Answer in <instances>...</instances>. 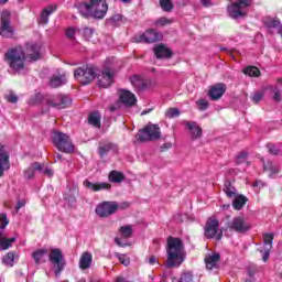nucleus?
Segmentation results:
<instances>
[{
	"label": "nucleus",
	"instance_id": "7",
	"mask_svg": "<svg viewBox=\"0 0 282 282\" xmlns=\"http://www.w3.org/2000/svg\"><path fill=\"white\" fill-rule=\"evenodd\" d=\"M227 228L230 232H248L250 230V223L246 221V218L238 216L227 223Z\"/></svg>",
	"mask_w": 282,
	"mask_h": 282
},
{
	"label": "nucleus",
	"instance_id": "54",
	"mask_svg": "<svg viewBox=\"0 0 282 282\" xmlns=\"http://www.w3.org/2000/svg\"><path fill=\"white\" fill-rule=\"evenodd\" d=\"M66 36L67 39H74V36H76V29L70 28L66 31Z\"/></svg>",
	"mask_w": 282,
	"mask_h": 282
},
{
	"label": "nucleus",
	"instance_id": "14",
	"mask_svg": "<svg viewBox=\"0 0 282 282\" xmlns=\"http://www.w3.org/2000/svg\"><path fill=\"white\" fill-rule=\"evenodd\" d=\"M97 78L99 87H102L104 89L113 85V72L109 68L101 70Z\"/></svg>",
	"mask_w": 282,
	"mask_h": 282
},
{
	"label": "nucleus",
	"instance_id": "23",
	"mask_svg": "<svg viewBox=\"0 0 282 282\" xmlns=\"http://www.w3.org/2000/svg\"><path fill=\"white\" fill-rule=\"evenodd\" d=\"M94 261V256L90 252H83L79 258V268L80 270H89Z\"/></svg>",
	"mask_w": 282,
	"mask_h": 282
},
{
	"label": "nucleus",
	"instance_id": "31",
	"mask_svg": "<svg viewBox=\"0 0 282 282\" xmlns=\"http://www.w3.org/2000/svg\"><path fill=\"white\" fill-rule=\"evenodd\" d=\"M117 147L113 143H105L104 145H99L98 153L100 158H105L109 151H116Z\"/></svg>",
	"mask_w": 282,
	"mask_h": 282
},
{
	"label": "nucleus",
	"instance_id": "25",
	"mask_svg": "<svg viewBox=\"0 0 282 282\" xmlns=\"http://www.w3.org/2000/svg\"><path fill=\"white\" fill-rule=\"evenodd\" d=\"M221 256L219 253H214L205 259L207 270H215L218 268Z\"/></svg>",
	"mask_w": 282,
	"mask_h": 282
},
{
	"label": "nucleus",
	"instance_id": "35",
	"mask_svg": "<svg viewBox=\"0 0 282 282\" xmlns=\"http://www.w3.org/2000/svg\"><path fill=\"white\" fill-rule=\"evenodd\" d=\"M130 83L133 85V87H135V89H144V80L139 75L132 76L130 78Z\"/></svg>",
	"mask_w": 282,
	"mask_h": 282
},
{
	"label": "nucleus",
	"instance_id": "62",
	"mask_svg": "<svg viewBox=\"0 0 282 282\" xmlns=\"http://www.w3.org/2000/svg\"><path fill=\"white\" fill-rule=\"evenodd\" d=\"M55 160H56L57 162H62V161H63V154L56 153V154H55Z\"/></svg>",
	"mask_w": 282,
	"mask_h": 282
},
{
	"label": "nucleus",
	"instance_id": "38",
	"mask_svg": "<svg viewBox=\"0 0 282 282\" xmlns=\"http://www.w3.org/2000/svg\"><path fill=\"white\" fill-rule=\"evenodd\" d=\"M2 263L8 265V268H12L14 265V252H9L2 258Z\"/></svg>",
	"mask_w": 282,
	"mask_h": 282
},
{
	"label": "nucleus",
	"instance_id": "22",
	"mask_svg": "<svg viewBox=\"0 0 282 282\" xmlns=\"http://www.w3.org/2000/svg\"><path fill=\"white\" fill-rule=\"evenodd\" d=\"M153 52L156 58H171V56L173 55V51H171V48H169L164 44L156 45Z\"/></svg>",
	"mask_w": 282,
	"mask_h": 282
},
{
	"label": "nucleus",
	"instance_id": "11",
	"mask_svg": "<svg viewBox=\"0 0 282 282\" xmlns=\"http://www.w3.org/2000/svg\"><path fill=\"white\" fill-rule=\"evenodd\" d=\"M46 105L54 109H67L72 105V99L65 95H55L46 99Z\"/></svg>",
	"mask_w": 282,
	"mask_h": 282
},
{
	"label": "nucleus",
	"instance_id": "9",
	"mask_svg": "<svg viewBox=\"0 0 282 282\" xmlns=\"http://www.w3.org/2000/svg\"><path fill=\"white\" fill-rule=\"evenodd\" d=\"M74 76L82 85H89L96 78V72L91 67H79L75 70Z\"/></svg>",
	"mask_w": 282,
	"mask_h": 282
},
{
	"label": "nucleus",
	"instance_id": "29",
	"mask_svg": "<svg viewBox=\"0 0 282 282\" xmlns=\"http://www.w3.org/2000/svg\"><path fill=\"white\" fill-rule=\"evenodd\" d=\"M108 180L112 184H120V182H124V174L119 171H111L108 175Z\"/></svg>",
	"mask_w": 282,
	"mask_h": 282
},
{
	"label": "nucleus",
	"instance_id": "10",
	"mask_svg": "<svg viewBox=\"0 0 282 282\" xmlns=\"http://www.w3.org/2000/svg\"><path fill=\"white\" fill-rule=\"evenodd\" d=\"M133 41L134 43H158V41H162V33L149 29L144 33L135 35Z\"/></svg>",
	"mask_w": 282,
	"mask_h": 282
},
{
	"label": "nucleus",
	"instance_id": "41",
	"mask_svg": "<svg viewBox=\"0 0 282 282\" xmlns=\"http://www.w3.org/2000/svg\"><path fill=\"white\" fill-rule=\"evenodd\" d=\"M160 6L164 12H171L174 8L172 0H160Z\"/></svg>",
	"mask_w": 282,
	"mask_h": 282
},
{
	"label": "nucleus",
	"instance_id": "55",
	"mask_svg": "<svg viewBox=\"0 0 282 282\" xmlns=\"http://www.w3.org/2000/svg\"><path fill=\"white\" fill-rule=\"evenodd\" d=\"M273 100H274L275 102H281V90H279V89H275V90H274Z\"/></svg>",
	"mask_w": 282,
	"mask_h": 282
},
{
	"label": "nucleus",
	"instance_id": "12",
	"mask_svg": "<svg viewBox=\"0 0 282 282\" xmlns=\"http://www.w3.org/2000/svg\"><path fill=\"white\" fill-rule=\"evenodd\" d=\"M48 259L53 265H56L55 276H59L65 268V260L61 249H52Z\"/></svg>",
	"mask_w": 282,
	"mask_h": 282
},
{
	"label": "nucleus",
	"instance_id": "39",
	"mask_svg": "<svg viewBox=\"0 0 282 282\" xmlns=\"http://www.w3.org/2000/svg\"><path fill=\"white\" fill-rule=\"evenodd\" d=\"M265 96V91L263 90H257L253 93L251 100L254 102V105H259L263 100V97Z\"/></svg>",
	"mask_w": 282,
	"mask_h": 282
},
{
	"label": "nucleus",
	"instance_id": "34",
	"mask_svg": "<svg viewBox=\"0 0 282 282\" xmlns=\"http://www.w3.org/2000/svg\"><path fill=\"white\" fill-rule=\"evenodd\" d=\"M173 18L161 17L154 21L153 25L155 28H165V25L173 24Z\"/></svg>",
	"mask_w": 282,
	"mask_h": 282
},
{
	"label": "nucleus",
	"instance_id": "17",
	"mask_svg": "<svg viewBox=\"0 0 282 282\" xmlns=\"http://www.w3.org/2000/svg\"><path fill=\"white\" fill-rule=\"evenodd\" d=\"M10 169V155L6 150V145L0 144V177H2L4 171Z\"/></svg>",
	"mask_w": 282,
	"mask_h": 282
},
{
	"label": "nucleus",
	"instance_id": "60",
	"mask_svg": "<svg viewBox=\"0 0 282 282\" xmlns=\"http://www.w3.org/2000/svg\"><path fill=\"white\" fill-rule=\"evenodd\" d=\"M112 21H113L115 23H118V21H122V15H120V14L113 15V17H112Z\"/></svg>",
	"mask_w": 282,
	"mask_h": 282
},
{
	"label": "nucleus",
	"instance_id": "13",
	"mask_svg": "<svg viewBox=\"0 0 282 282\" xmlns=\"http://www.w3.org/2000/svg\"><path fill=\"white\" fill-rule=\"evenodd\" d=\"M118 210V203L116 202H105L97 206L96 214L99 217H109V215H113Z\"/></svg>",
	"mask_w": 282,
	"mask_h": 282
},
{
	"label": "nucleus",
	"instance_id": "56",
	"mask_svg": "<svg viewBox=\"0 0 282 282\" xmlns=\"http://www.w3.org/2000/svg\"><path fill=\"white\" fill-rule=\"evenodd\" d=\"M43 173L44 175H47V177H52L54 175V171H52V169H46Z\"/></svg>",
	"mask_w": 282,
	"mask_h": 282
},
{
	"label": "nucleus",
	"instance_id": "49",
	"mask_svg": "<svg viewBox=\"0 0 282 282\" xmlns=\"http://www.w3.org/2000/svg\"><path fill=\"white\" fill-rule=\"evenodd\" d=\"M9 224L8 216H6V214H0V228L4 229Z\"/></svg>",
	"mask_w": 282,
	"mask_h": 282
},
{
	"label": "nucleus",
	"instance_id": "42",
	"mask_svg": "<svg viewBox=\"0 0 282 282\" xmlns=\"http://www.w3.org/2000/svg\"><path fill=\"white\" fill-rule=\"evenodd\" d=\"M264 25H268V28H279V25H281V21H279V19L269 18L264 20Z\"/></svg>",
	"mask_w": 282,
	"mask_h": 282
},
{
	"label": "nucleus",
	"instance_id": "46",
	"mask_svg": "<svg viewBox=\"0 0 282 282\" xmlns=\"http://www.w3.org/2000/svg\"><path fill=\"white\" fill-rule=\"evenodd\" d=\"M196 105L200 111H206V109H208V100L206 99H199L196 101Z\"/></svg>",
	"mask_w": 282,
	"mask_h": 282
},
{
	"label": "nucleus",
	"instance_id": "30",
	"mask_svg": "<svg viewBox=\"0 0 282 282\" xmlns=\"http://www.w3.org/2000/svg\"><path fill=\"white\" fill-rule=\"evenodd\" d=\"M17 241L15 237L7 238L3 234H0V250H8Z\"/></svg>",
	"mask_w": 282,
	"mask_h": 282
},
{
	"label": "nucleus",
	"instance_id": "26",
	"mask_svg": "<svg viewBox=\"0 0 282 282\" xmlns=\"http://www.w3.org/2000/svg\"><path fill=\"white\" fill-rule=\"evenodd\" d=\"M33 259L37 265L40 263H45L47 260V249H40L33 252Z\"/></svg>",
	"mask_w": 282,
	"mask_h": 282
},
{
	"label": "nucleus",
	"instance_id": "32",
	"mask_svg": "<svg viewBox=\"0 0 282 282\" xmlns=\"http://www.w3.org/2000/svg\"><path fill=\"white\" fill-rule=\"evenodd\" d=\"M224 193L227 195V197H230V199H235L236 196L239 195L237 194V188H235L230 182L225 183Z\"/></svg>",
	"mask_w": 282,
	"mask_h": 282
},
{
	"label": "nucleus",
	"instance_id": "57",
	"mask_svg": "<svg viewBox=\"0 0 282 282\" xmlns=\"http://www.w3.org/2000/svg\"><path fill=\"white\" fill-rule=\"evenodd\" d=\"M126 208H129V203H121L118 205V209L120 210H126Z\"/></svg>",
	"mask_w": 282,
	"mask_h": 282
},
{
	"label": "nucleus",
	"instance_id": "48",
	"mask_svg": "<svg viewBox=\"0 0 282 282\" xmlns=\"http://www.w3.org/2000/svg\"><path fill=\"white\" fill-rule=\"evenodd\" d=\"M246 160H248V153L247 152H240L237 155L236 162H237V164H243V162H246Z\"/></svg>",
	"mask_w": 282,
	"mask_h": 282
},
{
	"label": "nucleus",
	"instance_id": "24",
	"mask_svg": "<svg viewBox=\"0 0 282 282\" xmlns=\"http://www.w3.org/2000/svg\"><path fill=\"white\" fill-rule=\"evenodd\" d=\"M35 171H40L41 173L43 171V165L39 162L32 163L31 166L24 171V177L26 180H34Z\"/></svg>",
	"mask_w": 282,
	"mask_h": 282
},
{
	"label": "nucleus",
	"instance_id": "59",
	"mask_svg": "<svg viewBox=\"0 0 282 282\" xmlns=\"http://www.w3.org/2000/svg\"><path fill=\"white\" fill-rule=\"evenodd\" d=\"M149 263L150 265H155V263H158V258H155L154 256L150 257Z\"/></svg>",
	"mask_w": 282,
	"mask_h": 282
},
{
	"label": "nucleus",
	"instance_id": "58",
	"mask_svg": "<svg viewBox=\"0 0 282 282\" xmlns=\"http://www.w3.org/2000/svg\"><path fill=\"white\" fill-rule=\"evenodd\" d=\"M200 1H202V4L204 6V8H210V6H213L210 0H200Z\"/></svg>",
	"mask_w": 282,
	"mask_h": 282
},
{
	"label": "nucleus",
	"instance_id": "52",
	"mask_svg": "<svg viewBox=\"0 0 282 282\" xmlns=\"http://www.w3.org/2000/svg\"><path fill=\"white\" fill-rule=\"evenodd\" d=\"M94 34V29L85 28L84 29V36L89 41L91 35Z\"/></svg>",
	"mask_w": 282,
	"mask_h": 282
},
{
	"label": "nucleus",
	"instance_id": "8",
	"mask_svg": "<svg viewBox=\"0 0 282 282\" xmlns=\"http://www.w3.org/2000/svg\"><path fill=\"white\" fill-rule=\"evenodd\" d=\"M0 35L3 39H12L14 36V28L10 23V11H2L1 13Z\"/></svg>",
	"mask_w": 282,
	"mask_h": 282
},
{
	"label": "nucleus",
	"instance_id": "50",
	"mask_svg": "<svg viewBox=\"0 0 282 282\" xmlns=\"http://www.w3.org/2000/svg\"><path fill=\"white\" fill-rule=\"evenodd\" d=\"M178 282H193V274L191 272L183 273Z\"/></svg>",
	"mask_w": 282,
	"mask_h": 282
},
{
	"label": "nucleus",
	"instance_id": "36",
	"mask_svg": "<svg viewBox=\"0 0 282 282\" xmlns=\"http://www.w3.org/2000/svg\"><path fill=\"white\" fill-rule=\"evenodd\" d=\"M243 74H246L247 76L257 78V77L261 76V70H259L256 66H247L243 69Z\"/></svg>",
	"mask_w": 282,
	"mask_h": 282
},
{
	"label": "nucleus",
	"instance_id": "19",
	"mask_svg": "<svg viewBox=\"0 0 282 282\" xmlns=\"http://www.w3.org/2000/svg\"><path fill=\"white\" fill-rule=\"evenodd\" d=\"M185 127L186 129H188L192 140H199V138H202L203 130H202V127L197 124V122L187 121L185 123Z\"/></svg>",
	"mask_w": 282,
	"mask_h": 282
},
{
	"label": "nucleus",
	"instance_id": "44",
	"mask_svg": "<svg viewBox=\"0 0 282 282\" xmlns=\"http://www.w3.org/2000/svg\"><path fill=\"white\" fill-rule=\"evenodd\" d=\"M267 149L271 155H279L281 153V149L272 143H268Z\"/></svg>",
	"mask_w": 282,
	"mask_h": 282
},
{
	"label": "nucleus",
	"instance_id": "2",
	"mask_svg": "<svg viewBox=\"0 0 282 282\" xmlns=\"http://www.w3.org/2000/svg\"><path fill=\"white\" fill-rule=\"evenodd\" d=\"M166 268H180L184 263V242L180 238L170 236L166 247Z\"/></svg>",
	"mask_w": 282,
	"mask_h": 282
},
{
	"label": "nucleus",
	"instance_id": "4",
	"mask_svg": "<svg viewBox=\"0 0 282 282\" xmlns=\"http://www.w3.org/2000/svg\"><path fill=\"white\" fill-rule=\"evenodd\" d=\"M51 140L61 153H74L76 151V147L67 133L54 130L51 134Z\"/></svg>",
	"mask_w": 282,
	"mask_h": 282
},
{
	"label": "nucleus",
	"instance_id": "61",
	"mask_svg": "<svg viewBox=\"0 0 282 282\" xmlns=\"http://www.w3.org/2000/svg\"><path fill=\"white\" fill-rule=\"evenodd\" d=\"M23 206H25V202L19 200L18 205H17V210H21V208H23Z\"/></svg>",
	"mask_w": 282,
	"mask_h": 282
},
{
	"label": "nucleus",
	"instance_id": "64",
	"mask_svg": "<svg viewBox=\"0 0 282 282\" xmlns=\"http://www.w3.org/2000/svg\"><path fill=\"white\" fill-rule=\"evenodd\" d=\"M269 258H270V251H265V252L263 253V261H264V262L268 261Z\"/></svg>",
	"mask_w": 282,
	"mask_h": 282
},
{
	"label": "nucleus",
	"instance_id": "51",
	"mask_svg": "<svg viewBox=\"0 0 282 282\" xmlns=\"http://www.w3.org/2000/svg\"><path fill=\"white\" fill-rule=\"evenodd\" d=\"M8 102H18L19 97H17V95H14V93L10 91L9 95L6 96Z\"/></svg>",
	"mask_w": 282,
	"mask_h": 282
},
{
	"label": "nucleus",
	"instance_id": "20",
	"mask_svg": "<svg viewBox=\"0 0 282 282\" xmlns=\"http://www.w3.org/2000/svg\"><path fill=\"white\" fill-rule=\"evenodd\" d=\"M84 186L94 193H98V191H109V188H111V184L109 183H91L88 180L84 181Z\"/></svg>",
	"mask_w": 282,
	"mask_h": 282
},
{
	"label": "nucleus",
	"instance_id": "1",
	"mask_svg": "<svg viewBox=\"0 0 282 282\" xmlns=\"http://www.w3.org/2000/svg\"><path fill=\"white\" fill-rule=\"evenodd\" d=\"M4 58L13 74H23V72H28L25 58H30L31 61H39L41 58V46L37 44H28L26 52L21 46L11 48L4 54Z\"/></svg>",
	"mask_w": 282,
	"mask_h": 282
},
{
	"label": "nucleus",
	"instance_id": "18",
	"mask_svg": "<svg viewBox=\"0 0 282 282\" xmlns=\"http://www.w3.org/2000/svg\"><path fill=\"white\" fill-rule=\"evenodd\" d=\"M226 94V85L216 84L209 88L208 96L212 100H219Z\"/></svg>",
	"mask_w": 282,
	"mask_h": 282
},
{
	"label": "nucleus",
	"instance_id": "63",
	"mask_svg": "<svg viewBox=\"0 0 282 282\" xmlns=\"http://www.w3.org/2000/svg\"><path fill=\"white\" fill-rule=\"evenodd\" d=\"M161 282H173V278L171 276H164Z\"/></svg>",
	"mask_w": 282,
	"mask_h": 282
},
{
	"label": "nucleus",
	"instance_id": "28",
	"mask_svg": "<svg viewBox=\"0 0 282 282\" xmlns=\"http://www.w3.org/2000/svg\"><path fill=\"white\" fill-rule=\"evenodd\" d=\"M65 83H67V77H65V75H54L51 78L50 86L56 89V87H62Z\"/></svg>",
	"mask_w": 282,
	"mask_h": 282
},
{
	"label": "nucleus",
	"instance_id": "16",
	"mask_svg": "<svg viewBox=\"0 0 282 282\" xmlns=\"http://www.w3.org/2000/svg\"><path fill=\"white\" fill-rule=\"evenodd\" d=\"M227 12L231 19H243L248 14L245 7L235 2L227 8Z\"/></svg>",
	"mask_w": 282,
	"mask_h": 282
},
{
	"label": "nucleus",
	"instance_id": "47",
	"mask_svg": "<svg viewBox=\"0 0 282 282\" xmlns=\"http://www.w3.org/2000/svg\"><path fill=\"white\" fill-rule=\"evenodd\" d=\"M272 241H274V236L272 234H264L263 235L264 246H272Z\"/></svg>",
	"mask_w": 282,
	"mask_h": 282
},
{
	"label": "nucleus",
	"instance_id": "21",
	"mask_svg": "<svg viewBox=\"0 0 282 282\" xmlns=\"http://www.w3.org/2000/svg\"><path fill=\"white\" fill-rule=\"evenodd\" d=\"M56 9H57L56 4H50L48 7L43 9L39 20L41 25H47V23H50V17L54 12H56Z\"/></svg>",
	"mask_w": 282,
	"mask_h": 282
},
{
	"label": "nucleus",
	"instance_id": "45",
	"mask_svg": "<svg viewBox=\"0 0 282 282\" xmlns=\"http://www.w3.org/2000/svg\"><path fill=\"white\" fill-rule=\"evenodd\" d=\"M165 116L167 118H177L180 116V109L170 108V109L166 110Z\"/></svg>",
	"mask_w": 282,
	"mask_h": 282
},
{
	"label": "nucleus",
	"instance_id": "5",
	"mask_svg": "<svg viewBox=\"0 0 282 282\" xmlns=\"http://www.w3.org/2000/svg\"><path fill=\"white\" fill-rule=\"evenodd\" d=\"M160 138H162V131H160V126L158 124H148L139 130L135 135L139 142H153L154 140H160Z\"/></svg>",
	"mask_w": 282,
	"mask_h": 282
},
{
	"label": "nucleus",
	"instance_id": "37",
	"mask_svg": "<svg viewBox=\"0 0 282 282\" xmlns=\"http://www.w3.org/2000/svg\"><path fill=\"white\" fill-rule=\"evenodd\" d=\"M119 232L123 239H129L133 235V228L131 225L122 226L119 228Z\"/></svg>",
	"mask_w": 282,
	"mask_h": 282
},
{
	"label": "nucleus",
	"instance_id": "43",
	"mask_svg": "<svg viewBox=\"0 0 282 282\" xmlns=\"http://www.w3.org/2000/svg\"><path fill=\"white\" fill-rule=\"evenodd\" d=\"M115 256L117 257V259L120 261V263L122 265H129V263H131V260L129 259V257H127L126 254L122 253H115Z\"/></svg>",
	"mask_w": 282,
	"mask_h": 282
},
{
	"label": "nucleus",
	"instance_id": "27",
	"mask_svg": "<svg viewBox=\"0 0 282 282\" xmlns=\"http://www.w3.org/2000/svg\"><path fill=\"white\" fill-rule=\"evenodd\" d=\"M247 203L248 198L243 195L238 194L232 200V207L235 208V210H241V208H243Z\"/></svg>",
	"mask_w": 282,
	"mask_h": 282
},
{
	"label": "nucleus",
	"instance_id": "53",
	"mask_svg": "<svg viewBox=\"0 0 282 282\" xmlns=\"http://www.w3.org/2000/svg\"><path fill=\"white\" fill-rule=\"evenodd\" d=\"M237 3L246 9L252 6V0H239Z\"/></svg>",
	"mask_w": 282,
	"mask_h": 282
},
{
	"label": "nucleus",
	"instance_id": "3",
	"mask_svg": "<svg viewBox=\"0 0 282 282\" xmlns=\"http://www.w3.org/2000/svg\"><path fill=\"white\" fill-rule=\"evenodd\" d=\"M77 10L85 18L105 19L109 4H107V0H86L77 6Z\"/></svg>",
	"mask_w": 282,
	"mask_h": 282
},
{
	"label": "nucleus",
	"instance_id": "6",
	"mask_svg": "<svg viewBox=\"0 0 282 282\" xmlns=\"http://www.w3.org/2000/svg\"><path fill=\"white\" fill-rule=\"evenodd\" d=\"M204 236L206 239H216L220 241L221 237H224V232L219 231V220L216 218H208L205 228H204Z\"/></svg>",
	"mask_w": 282,
	"mask_h": 282
},
{
	"label": "nucleus",
	"instance_id": "15",
	"mask_svg": "<svg viewBox=\"0 0 282 282\" xmlns=\"http://www.w3.org/2000/svg\"><path fill=\"white\" fill-rule=\"evenodd\" d=\"M119 100L122 105L126 107H133L135 102H138V99L135 98V95H133L131 91L126 89H120L118 91Z\"/></svg>",
	"mask_w": 282,
	"mask_h": 282
},
{
	"label": "nucleus",
	"instance_id": "40",
	"mask_svg": "<svg viewBox=\"0 0 282 282\" xmlns=\"http://www.w3.org/2000/svg\"><path fill=\"white\" fill-rule=\"evenodd\" d=\"M265 171H270V177H274L281 173V169L276 164H269L264 166Z\"/></svg>",
	"mask_w": 282,
	"mask_h": 282
},
{
	"label": "nucleus",
	"instance_id": "33",
	"mask_svg": "<svg viewBox=\"0 0 282 282\" xmlns=\"http://www.w3.org/2000/svg\"><path fill=\"white\" fill-rule=\"evenodd\" d=\"M88 122L96 129H100V112H91L88 117Z\"/></svg>",
	"mask_w": 282,
	"mask_h": 282
}]
</instances>
